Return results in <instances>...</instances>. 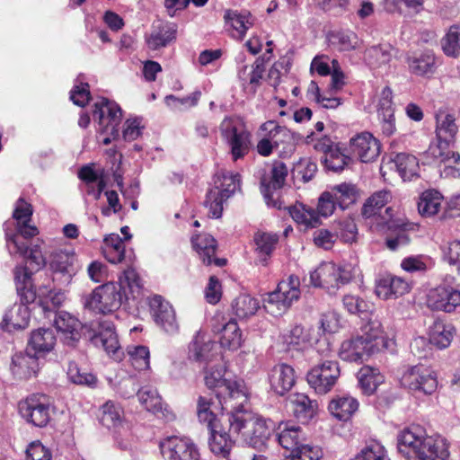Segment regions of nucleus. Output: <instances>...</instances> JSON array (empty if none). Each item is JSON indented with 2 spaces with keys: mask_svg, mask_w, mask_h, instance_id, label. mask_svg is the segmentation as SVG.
Here are the masks:
<instances>
[{
  "mask_svg": "<svg viewBox=\"0 0 460 460\" xmlns=\"http://www.w3.org/2000/svg\"><path fill=\"white\" fill-rule=\"evenodd\" d=\"M407 226L408 225L406 224L401 225L395 229L394 234L387 236L385 243L389 250L396 251L409 244L411 239L407 233Z\"/></svg>",
  "mask_w": 460,
  "mask_h": 460,
  "instance_id": "69168bd1",
  "label": "nucleus"
},
{
  "mask_svg": "<svg viewBox=\"0 0 460 460\" xmlns=\"http://www.w3.org/2000/svg\"><path fill=\"white\" fill-rule=\"evenodd\" d=\"M381 153V143L371 133L364 131L349 139L347 160L364 164L375 162Z\"/></svg>",
  "mask_w": 460,
  "mask_h": 460,
  "instance_id": "2eb2a0df",
  "label": "nucleus"
},
{
  "mask_svg": "<svg viewBox=\"0 0 460 460\" xmlns=\"http://www.w3.org/2000/svg\"><path fill=\"white\" fill-rule=\"evenodd\" d=\"M145 125L139 118L128 119L122 128V137L125 141L131 142L142 136Z\"/></svg>",
  "mask_w": 460,
  "mask_h": 460,
  "instance_id": "338daca9",
  "label": "nucleus"
},
{
  "mask_svg": "<svg viewBox=\"0 0 460 460\" xmlns=\"http://www.w3.org/2000/svg\"><path fill=\"white\" fill-rule=\"evenodd\" d=\"M409 289L410 286L403 279L396 276H387L378 280L376 286V294L378 297L387 300L402 296Z\"/></svg>",
  "mask_w": 460,
  "mask_h": 460,
  "instance_id": "2f4dec72",
  "label": "nucleus"
},
{
  "mask_svg": "<svg viewBox=\"0 0 460 460\" xmlns=\"http://www.w3.org/2000/svg\"><path fill=\"white\" fill-rule=\"evenodd\" d=\"M391 57L392 55L388 48L373 46L366 51L365 58L370 67L377 68L388 64Z\"/></svg>",
  "mask_w": 460,
  "mask_h": 460,
  "instance_id": "680f3d73",
  "label": "nucleus"
},
{
  "mask_svg": "<svg viewBox=\"0 0 460 460\" xmlns=\"http://www.w3.org/2000/svg\"><path fill=\"white\" fill-rule=\"evenodd\" d=\"M409 67L417 75L429 76L436 71V58L432 51L427 50L419 56L409 58Z\"/></svg>",
  "mask_w": 460,
  "mask_h": 460,
  "instance_id": "a18cd8bd",
  "label": "nucleus"
},
{
  "mask_svg": "<svg viewBox=\"0 0 460 460\" xmlns=\"http://www.w3.org/2000/svg\"><path fill=\"white\" fill-rule=\"evenodd\" d=\"M277 133L278 146L275 149L279 156L284 159L291 157L296 151L298 135L279 125Z\"/></svg>",
  "mask_w": 460,
  "mask_h": 460,
  "instance_id": "09e8293b",
  "label": "nucleus"
},
{
  "mask_svg": "<svg viewBox=\"0 0 460 460\" xmlns=\"http://www.w3.org/2000/svg\"><path fill=\"white\" fill-rule=\"evenodd\" d=\"M391 199L392 194L388 190H382L376 191L364 203L361 212L362 216L366 218L378 216L381 217V221L378 222V224L388 225L389 228H393L394 224L392 222L390 223L392 208H386L384 216L379 214V211L389 202Z\"/></svg>",
  "mask_w": 460,
  "mask_h": 460,
  "instance_id": "b1692460",
  "label": "nucleus"
},
{
  "mask_svg": "<svg viewBox=\"0 0 460 460\" xmlns=\"http://www.w3.org/2000/svg\"><path fill=\"white\" fill-rule=\"evenodd\" d=\"M91 342L98 348H102L108 354L115 355L120 349L118 335L113 323L102 321L96 323L90 334Z\"/></svg>",
  "mask_w": 460,
  "mask_h": 460,
  "instance_id": "5701e85b",
  "label": "nucleus"
},
{
  "mask_svg": "<svg viewBox=\"0 0 460 460\" xmlns=\"http://www.w3.org/2000/svg\"><path fill=\"white\" fill-rule=\"evenodd\" d=\"M159 447L164 460H200L197 445L187 437H168L160 442Z\"/></svg>",
  "mask_w": 460,
  "mask_h": 460,
  "instance_id": "a211bd4d",
  "label": "nucleus"
},
{
  "mask_svg": "<svg viewBox=\"0 0 460 460\" xmlns=\"http://www.w3.org/2000/svg\"><path fill=\"white\" fill-rule=\"evenodd\" d=\"M347 311L357 314L362 321V334L350 341V354L347 358L362 362L378 351L381 325L377 321H372L373 305L358 296H347Z\"/></svg>",
  "mask_w": 460,
  "mask_h": 460,
  "instance_id": "20e7f679",
  "label": "nucleus"
},
{
  "mask_svg": "<svg viewBox=\"0 0 460 460\" xmlns=\"http://www.w3.org/2000/svg\"><path fill=\"white\" fill-rule=\"evenodd\" d=\"M323 161L327 170L334 172H342L345 167L344 148L340 144H336L335 149L327 153V155L323 156Z\"/></svg>",
  "mask_w": 460,
  "mask_h": 460,
  "instance_id": "e2e57ef3",
  "label": "nucleus"
},
{
  "mask_svg": "<svg viewBox=\"0 0 460 460\" xmlns=\"http://www.w3.org/2000/svg\"><path fill=\"white\" fill-rule=\"evenodd\" d=\"M30 316L28 305L14 304L4 313L2 327L7 332L25 329L29 325Z\"/></svg>",
  "mask_w": 460,
  "mask_h": 460,
  "instance_id": "7c9ffc66",
  "label": "nucleus"
},
{
  "mask_svg": "<svg viewBox=\"0 0 460 460\" xmlns=\"http://www.w3.org/2000/svg\"><path fill=\"white\" fill-rule=\"evenodd\" d=\"M398 452L408 460H448L447 440L426 434L419 425L402 429L397 436Z\"/></svg>",
  "mask_w": 460,
  "mask_h": 460,
  "instance_id": "39448f33",
  "label": "nucleus"
},
{
  "mask_svg": "<svg viewBox=\"0 0 460 460\" xmlns=\"http://www.w3.org/2000/svg\"><path fill=\"white\" fill-rule=\"evenodd\" d=\"M444 258L451 265H456L460 274V241L454 240L448 243L444 249Z\"/></svg>",
  "mask_w": 460,
  "mask_h": 460,
  "instance_id": "774afa93",
  "label": "nucleus"
},
{
  "mask_svg": "<svg viewBox=\"0 0 460 460\" xmlns=\"http://www.w3.org/2000/svg\"><path fill=\"white\" fill-rule=\"evenodd\" d=\"M225 367L217 365L208 367L205 372V384L209 389H215L216 397L224 408L243 407L247 402V391L243 382L224 378Z\"/></svg>",
  "mask_w": 460,
  "mask_h": 460,
  "instance_id": "0eeeda50",
  "label": "nucleus"
},
{
  "mask_svg": "<svg viewBox=\"0 0 460 460\" xmlns=\"http://www.w3.org/2000/svg\"><path fill=\"white\" fill-rule=\"evenodd\" d=\"M141 287L137 272L132 268H128L118 282L111 281L100 285L84 296V306L95 314H112L129 298V295L136 298L140 293Z\"/></svg>",
  "mask_w": 460,
  "mask_h": 460,
  "instance_id": "7ed1b4c3",
  "label": "nucleus"
},
{
  "mask_svg": "<svg viewBox=\"0 0 460 460\" xmlns=\"http://www.w3.org/2000/svg\"><path fill=\"white\" fill-rule=\"evenodd\" d=\"M66 375L68 379L75 385H86L92 388L97 385L96 376L85 369L80 368L74 361L69 362Z\"/></svg>",
  "mask_w": 460,
  "mask_h": 460,
  "instance_id": "6e6d98bb",
  "label": "nucleus"
},
{
  "mask_svg": "<svg viewBox=\"0 0 460 460\" xmlns=\"http://www.w3.org/2000/svg\"><path fill=\"white\" fill-rule=\"evenodd\" d=\"M289 215L298 225L305 228H314L320 225L321 221L316 211L303 204H296L289 208Z\"/></svg>",
  "mask_w": 460,
  "mask_h": 460,
  "instance_id": "8fccbe9b",
  "label": "nucleus"
},
{
  "mask_svg": "<svg viewBox=\"0 0 460 460\" xmlns=\"http://www.w3.org/2000/svg\"><path fill=\"white\" fill-rule=\"evenodd\" d=\"M38 356L16 353L12 358L10 369L12 374L18 379H28L34 376L40 368Z\"/></svg>",
  "mask_w": 460,
  "mask_h": 460,
  "instance_id": "473e14b6",
  "label": "nucleus"
},
{
  "mask_svg": "<svg viewBox=\"0 0 460 460\" xmlns=\"http://www.w3.org/2000/svg\"><path fill=\"white\" fill-rule=\"evenodd\" d=\"M70 100L77 106L84 107L90 101L89 84L84 82V76L80 75L75 81L70 92Z\"/></svg>",
  "mask_w": 460,
  "mask_h": 460,
  "instance_id": "052dcab7",
  "label": "nucleus"
},
{
  "mask_svg": "<svg viewBox=\"0 0 460 460\" xmlns=\"http://www.w3.org/2000/svg\"><path fill=\"white\" fill-rule=\"evenodd\" d=\"M442 49L446 55L456 57L460 53V25H453L441 40Z\"/></svg>",
  "mask_w": 460,
  "mask_h": 460,
  "instance_id": "13d9d810",
  "label": "nucleus"
},
{
  "mask_svg": "<svg viewBox=\"0 0 460 460\" xmlns=\"http://www.w3.org/2000/svg\"><path fill=\"white\" fill-rule=\"evenodd\" d=\"M277 438L279 444L286 450L290 451L289 455L301 453L305 447H316L306 444V436L300 426L293 422H281L278 428Z\"/></svg>",
  "mask_w": 460,
  "mask_h": 460,
  "instance_id": "412c9836",
  "label": "nucleus"
},
{
  "mask_svg": "<svg viewBox=\"0 0 460 460\" xmlns=\"http://www.w3.org/2000/svg\"><path fill=\"white\" fill-rule=\"evenodd\" d=\"M43 242L38 239L24 258L38 270L45 266L51 271L53 279L62 285H68L78 272V260L75 248L63 239H49L41 248Z\"/></svg>",
  "mask_w": 460,
  "mask_h": 460,
  "instance_id": "f03ea898",
  "label": "nucleus"
},
{
  "mask_svg": "<svg viewBox=\"0 0 460 460\" xmlns=\"http://www.w3.org/2000/svg\"><path fill=\"white\" fill-rule=\"evenodd\" d=\"M427 305L432 310L451 313L460 306V290L447 286L433 288L428 294Z\"/></svg>",
  "mask_w": 460,
  "mask_h": 460,
  "instance_id": "4be33fe9",
  "label": "nucleus"
},
{
  "mask_svg": "<svg viewBox=\"0 0 460 460\" xmlns=\"http://www.w3.org/2000/svg\"><path fill=\"white\" fill-rule=\"evenodd\" d=\"M32 214V206L20 198L13 212L14 222L7 221L4 224L6 248L12 256L18 254L25 257L28 252L26 240L39 234L38 228L31 223Z\"/></svg>",
  "mask_w": 460,
  "mask_h": 460,
  "instance_id": "423d86ee",
  "label": "nucleus"
},
{
  "mask_svg": "<svg viewBox=\"0 0 460 460\" xmlns=\"http://www.w3.org/2000/svg\"><path fill=\"white\" fill-rule=\"evenodd\" d=\"M176 31V26L172 23L155 26L146 40L148 48L156 50L167 46L175 39Z\"/></svg>",
  "mask_w": 460,
  "mask_h": 460,
  "instance_id": "ea45409f",
  "label": "nucleus"
},
{
  "mask_svg": "<svg viewBox=\"0 0 460 460\" xmlns=\"http://www.w3.org/2000/svg\"><path fill=\"white\" fill-rule=\"evenodd\" d=\"M443 197L434 190L424 191L420 197L418 202V210L423 217H432L436 215L441 207Z\"/></svg>",
  "mask_w": 460,
  "mask_h": 460,
  "instance_id": "864d4df0",
  "label": "nucleus"
},
{
  "mask_svg": "<svg viewBox=\"0 0 460 460\" xmlns=\"http://www.w3.org/2000/svg\"><path fill=\"white\" fill-rule=\"evenodd\" d=\"M240 188V174L226 171H220L215 174L214 187L210 188L204 200V207L208 209V217L220 218L224 210L225 202L232 197Z\"/></svg>",
  "mask_w": 460,
  "mask_h": 460,
  "instance_id": "6e6552de",
  "label": "nucleus"
},
{
  "mask_svg": "<svg viewBox=\"0 0 460 460\" xmlns=\"http://www.w3.org/2000/svg\"><path fill=\"white\" fill-rule=\"evenodd\" d=\"M150 308L155 323L168 335L179 332V323L172 305L161 296H154L150 300Z\"/></svg>",
  "mask_w": 460,
  "mask_h": 460,
  "instance_id": "aec40b11",
  "label": "nucleus"
},
{
  "mask_svg": "<svg viewBox=\"0 0 460 460\" xmlns=\"http://www.w3.org/2000/svg\"><path fill=\"white\" fill-rule=\"evenodd\" d=\"M345 200V183L332 186L323 191L318 199L316 213L318 217H328L332 215L338 206L344 209L343 202Z\"/></svg>",
  "mask_w": 460,
  "mask_h": 460,
  "instance_id": "bb28decb",
  "label": "nucleus"
},
{
  "mask_svg": "<svg viewBox=\"0 0 460 460\" xmlns=\"http://www.w3.org/2000/svg\"><path fill=\"white\" fill-rule=\"evenodd\" d=\"M93 118L98 122L97 140L109 145L119 137V125L122 119V111L114 102L100 98L93 104Z\"/></svg>",
  "mask_w": 460,
  "mask_h": 460,
  "instance_id": "1a4fd4ad",
  "label": "nucleus"
},
{
  "mask_svg": "<svg viewBox=\"0 0 460 460\" xmlns=\"http://www.w3.org/2000/svg\"><path fill=\"white\" fill-rule=\"evenodd\" d=\"M391 163L394 164L396 171L403 181H411L419 176V162L412 155L406 153L396 154L391 159Z\"/></svg>",
  "mask_w": 460,
  "mask_h": 460,
  "instance_id": "79ce46f5",
  "label": "nucleus"
},
{
  "mask_svg": "<svg viewBox=\"0 0 460 460\" xmlns=\"http://www.w3.org/2000/svg\"><path fill=\"white\" fill-rule=\"evenodd\" d=\"M263 72V66L256 62L251 66H243L239 68L238 78L244 89L250 88V91L254 92L262 78Z\"/></svg>",
  "mask_w": 460,
  "mask_h": 460,
  "instance_id": "5fc2aeb1",
  "label": "nucleus"
},
{
  "mask_svg": "<svg viewBox=\"0 0 460 460\" xmlns=\"http://www.w3.org/2000/svg\"><path fill=\"white\" fill-rule=\"evenodd\" d=\"M217 401H218L217 399ZM222 410H230L232 412H235L237 411H243V407H238L237 409H232L229 406L223 408L222 405L217 402H216L210 397L208 396H199L198 399V406H197V413L199 420L205 424L208 429L219 428L220 420L217 418V411L219 409Z\"/></svg>",
  "mask_w": 460,
  "mask_h": 460,
  "instance_id": "cd10ccee",
  "label": "nucleus"
},
{
  "mask_svg": "<svg viewBox=\"0 0 460 460\" xmlns=\"http://www.w3.org/2000/svg\"><path fill=\"white\" fill-rule=\"evenodd\" d=\"M14 281L16 290L27 303L33 301L35 293L32 291L31 272L25 266H17L14 269Z\"/></svg>",
  "mask_w": 460,
  "mask_h": 460,
  "instance_id": "3c124183",
  "label": "nucleus"
},
{
  "mask_svg": "<svg viewBox=\"0 0 460 460\" xmlns=\"http://www.w3.org/2000/svg\"><path fill=\"white\" fill-rule=\"evenodd\" d=\"M290 403L295 417L302 423H306L312 420L317 411L318 404L311 400L305 394H294L290 397Z\"/></svg>",
  "mask_w": 460,
  "mask_h": 460,
  "instance_id": "f704fd0d",
  "label": "nucleus"
},
{
  "mask_svg": "<svg viewBox=\"0 0 460 460\" xmlns=\"http://www.w3.org/2000/svg\"><path fill=\"white\" fill-rule=\"evenodd\" d=\"M358 385L365 394L375 393L380 384L384 382V376L377 368L364 366L357 373Z\"/></svg>",
  "mask_w": 460,
  "mask_h": 460,
  "instance_id": "c03bdc74",
  "label": "nucleus"
},
{
  "mask_svg": "<svg viewBox=\"0 0 460 460\" xmlns=\"http://www.w3.org/2000/svg\"><path fill=\"white\" fill-rule=\"evenodd\" d=\"M54 314V325L57 331L64 334L65 341L68 345H73L79 340L81 323L73 315L65 311Z\"/></svg>",
  "mask_w": 460,
  "mask_h": 460,
  "instance_id": "c756f323",
  "label": "nucleus"
},
{
  "mask_svg": "<svg viewBox=\"0 0 460 460\" xmlns=\"http://www.w3.org/2000/svg\"><path fill=\"white\" fill-rule=\"evenodd\" d=\"M259 308V300L248 294H241L232 304L233 312L239 319H246L252 316Z\"/></svg>",
  "mask_w": 460,
  "mask_h": 460,
  "instance_id": "603ef678",
  "label": "nucleus"
},
{
  "mask_svg": "<svg viewBox=\"0 0 460 460\" xmlns=\"http://www.w3.org/2000/svg\"><path fill=\"white\" fill-rule=\"evenodd\" d=\"M401 385L416 398L430 395L438 388L435 373L423 366L409 367L400 379Z\"/></svg>",
  "mask_w": 460,
  "mask_h": 460,
  "instance_id": "ddd939ff",
  "label": "nucleus"
},
{
  "mask_svg": "<svg viewBox=\"0 0 460 460\" xmlns=\"http://www.w3.org/2000/svg\"><path fill=\"white\" fill-rule=\"evenodd\" d=\"M56 344V336L49 328H39L31 332L29 347L38 357L51 351Z\"/></svg>",
  "mask_w": 460,
  "mask_h": 460,
  "instance_id": "c9c22d12",
  "label": "nucleus"
},
{
  "mask_svg": "<svg viewBox=\"0 0 460 460\" xmlns=\"http://www.w3.org/2000/svg\"><path fill=\"white\" fill-rule=\"evenodd\" d=\"M270 389L279 395L286 394L296 383L294 368L288 364L281 363L274 366L269 372Z\"/></svg>",
  "mask_w": 460,
  "mask_h": 460,
  "instance_id": "a878e982",
  "label": "nucleus"
},
{
  "mask_svg": "<svg viewBox=\"0 0 460 460\" xmlns=\"http://www.w3.org/2000/svg\"><path fill=\"white\" fill-rule=\"evenodd\" d=\"M343 267L332 261L322 262L310 272V283L315 288H322L331 296H335L344 284Z\"/></svg>",
  "mask_w": 460,
  "mask_h": 460,
  "instance_id": "dca6fc26",
  "label": "nucleus"
},
{
  "mask_svg": "<svg viewBox=\"0 0 460 460\" xmlns=\"http://www.w3.org/2000/svg\"><path fill=\"white\" fill-rule=\"evenodd\" d=\"M78 177L85 182L86 192L95 199H99L105 188L102 172L95 170L93 164L84 165L78 172Z\"/></svg>",
  "mask_w": 460,
  "mask_h": 460,
  "instance_id": "72a5a7b5",
  "label": "nucleus"
},
{
  "mask_svg": "<svg viewBox=\"0 0 460 460\" xmlns=\"http://www.w3.org/2000/svg\"><path fill=\"white\" fill-rule=\"evenodd\" d=\"M217 344L206 335L198 333L190 345V357L196 361L209 363L217 358Z\"/></svg>",
  "mask_w": 460,
  "mask_h": 460,
  "instance_id": "c85d7f7f",
  "label": "nucleus"
},
{
  "mask_svg": "<svg viewBox=\"0 0 460 460\" xmlns=\"http://www.w3.org/2000/svg\"><path fill=\"white\" fill-rule=\"evenodd\" d=\"M201 93L195 91L190 95L184 97H176L174 95H167L164 99L165 104L172 111H183L198 105Z\"/></svg>",
  "mask_w": 460,
  "mask_h": 460,
  "instance_id": "4d7b16f0",
  "label": "nucleus"
},
{
  "mask_svg": "<svg viewBox=\"0 0 460 460\" xmlns=\"http://www.w3.org/2000/svg\"><path fill=\"white\" fill-rule=\"evenodd\" d=\"M436 120V134L439 144L438 146L429 148V154L434 158H439L441 162L449 161L452 158L455 163H458L460 161V155L458 153L453 151L445 153L442 151L443 145L447 146L456 140L458 128L456 124L455 117L452 114L439 113L437 114Z\"/></svg>",
  "mask_w": 460,
  "mask_h": 460,
  "instance_id": "4468645a",
  "label": "nucleus"
},
{
  "mask_svg": "<svg viewBox=\"0 0 460 460\" xmlns=\"http://www.w3.org/2000/svg\"><path fill=\"white\" fill-rule=\"evenodd\" d=\"M229 423L228 433L219 425V428L208 429L210 437L208 445L210 450L224 458L230 454L234 443H242L257 449H261L274 429V422L261 415L247 411H237L227 416Z\"/></svg>",
  "mask_w": 460,
  "mask_h": 460,
  "instance_id": "f257e3e1",
  "label": "nucleus"
},
{
  "mask_svg": "<svg viewBox=\"0 0 460 460\" xmlns=\"http://www.w3.org/2000/svg\"><path fill=\"white\" fill-rule=\"evenodd\" d=\"M299 286V279L295 276L279 282L277 288L263 299L265 311L275 317L284 314L300 297Z\"/></svg>",
  "mask_w": 460,
  "mask_h": 460,
  "instance_id": "f8f14e48",
  "label": "nucleus"
},
{
  "mask_svg": "<svg viewBox=\"0 0 460 460\" xmlns=\"http://www.w3.org/2000/svg\"><path fill=\"white\" fill-rule=\"evenodd\" d=\"M226 23L232 29L231 35L237 40H243L249 28L252 26L253 20L250 13H238L227 11L225 14Z\"/></svg>",
  "mask_w": 460,
  "mask_h": 460,
  "instance_id": "58836bf2",
  "label": "nucleus"
},
{
  "mask_svg": "<svg viewBox=\"0 0 460 460\" xmlns=\"http://www.w3.org/2000/svg\"><path fill=\"white\" fill-rule=\"evenodd\" d=\"M137 395L140 404L144 406L146 411L155 414L161 412L167 419L173 417L172 413L169 412L167 409H164L166 414L163 411L162 398L156 388L149 385L143 386L137 390Z\"/></svg>",
  "mask_w": 460,
  "mask_h": 460,
  "instance_id": "4c0bfd02",
  "label": "nucleus"
},
{
  "mask_svg": "<svg viewBox=\"0 0 460 460\" xmlns=\"http://www.w3.org/2000/svg\"><path fill=\"white\" fill-rule=\"evenodd\" d=\"M339 365L335 361H324L313 367L307 374V382L316 394H325L332 390L340 376Z\"/></svg>",
  "mask_w": 460,
  "mask_h": 460,
  "instance_id": "6ab92c4d",
  "label": "nucleus"
},
{
  "mask_svg": "<svg viewBox=\"0 0 460 460\" xmlns=\"http://www.w3.org/2000/svg\"><path fill=\"white\" fill-rule=\"evenodd\" d=\"M219 130L234 161L243 158L251 148V133L239 117H226Z\"/></svg>",
  "mask_w": 460,
  "mask_h": 460,
  "instance_id": "9b49d317",
  "label": "nucleus"
},
{
  "mask_svg": "<svg viewBox=\"0 0 460 460\" xmlns=\"http://www.w3.org/2000/svg\"><path fill=\"white\" fill-rule=\"evenodd\" d=\"M219 341L222 348L231 351H236L242 347L244 340L242 331L234 320H230L223 326Z\"/></svg>",
  "mask_w": 460,
  "mask_h": 460,
  "instance_id": "37998d69",
  "label": "nucleus"
},
{
  "mask_svg": "<svg viewBox=\"0 0 460 460\" xmlns=\"http://www.w3.org/2000/svg\"><path fill=\"white\" fill-rule=\"evenodd\" d=\"M351 460H387V456L384 446L373 440Z\"/></svg>",
  "mask_w": 460,
  "mask_h": 460,
  "instance_id": "0e129e2a",
  "label": "nucleus"
},
{
  "mask_svg": "<svg viewBox=\"0 0 460 460\" xmlns=\"http://www.w3.org/2000/svg\"><path fill=\"white\" fill-rule=\"evenodd\" d=\"M49 398L42 394H34L19 403L22 419L36 427H45L50 420Z\"/></svg>",
  "mask_w": 460,
  "mask_h": 460,
  "instance_id": "f3484780",
  "label": "nucleus"
},
{
  "mask_svg": "<svg viewBox=\"0 0 460 460\" xmlns=\"http://www.w3.org/2000/svg\"><path fill=\"white\" fill-rule=\"evenodd\" d=\"M193 249L198 253L199 259L205 265L214 264L217 267H223L226 260L216 258L217 241L208 234H200L191 238Z\"/></svg>",
  "mask_w": 460,
  "mask_h": 460,
  "instance_id": "393cba45",
  "label": "nucleus"
},
{
  "mask_svg": "<svg viewBox=\"0 0 460 460\" xmlns=\"http://www.w3.org/2000/svg\"><path fill=\"white\" fill-rule=\"evenodd\" d=\"M128 354L132 366L137 370L148 369L150 366V353L146 346H130L128 348Z\"/></svg>",
  "mask_w": 460,
  "mask_h": 460,
  "instance_id": "bf43d9fd",
  "label": "nucleus"
},
{
  "mask_svg": "<svg viewBox=\"0 0 460 460\" xmlns=\"http://www.w3.org/2000/svg\"><path fill=\"white\" fill-rule=\"evenodd\" d=\"M99 420L104 427L114 429V440L119 448H131L134 437L130 425L124 420V410L119 402L111 400L104 402L99 409Z\"/></svg>",
  "mask_w": 460,
  "mask_h": 460,
  "instance_id": "9d476101",
  "label": "nucleus"
},
{
  "mask_svg": "<svg viewBox=\"0 0 460 460\" xmlns=\"http://www.w3.org/2000/svg\"><path fill=\"white\" fill-rule=\"evenodd\" d=\"M288 168L284 163L279 161L273 163L270 172V181L268 183L266 182V179L261 181V192L267 201L270 199L271 190L282 188L288 176Z\"/></svg>",
  "mask_w": 460,
  "mask_h": 460,
  "instance_id": "49530a36",
  "label": "nucleus"
},
{
  "mask_svg": "<svg viewBox=\"0 0 460 460\" xmlns=\"http://www.w3.org/2000/svg\"><path fill=\"white\" fill-rule=\"evenodd\" d=\"M253 241L260 262L266 265L279 242V235L273 233L257 232Z\"/></svg>",
  "mask_w": 460,
  "mask_h": 460,
  "instance_id": "a19ab883",
  "label": "nucleus"
},
{
  "mask_svg": "<svg viewBox=\"0 0 460 460\" xmlns=\"http://www.w3.org/2000/svg\"><path fill=\"white\" fill-rule=\"evenodd\" d=\"M278 127L279 125L269 120L260 127L261 139L258 141L256 150L261 156H269L278 146Z\"/></svg>",
  "mask_w": 460,
  "mask_h": 460,
  "instance_id": "e433bc0d",
  "label": "nucleus"
},
{
  "mask_svg": "<svg viewBox=\"0 0 460 460\" xmlns=\"http://www.w3.org/2000/svg\"><path fill=\"white\" fill-rule=\"evenodd\" d=\"M456 333L452 324H445L442 322H436L429 331V342L438 349L448 347Z\"/></svg>",
  "mask_w": 460,
  "mask_h": 460,
  "instance_id": "de8ad7c7",
  "label": "nucleus"
}]
</instances>
